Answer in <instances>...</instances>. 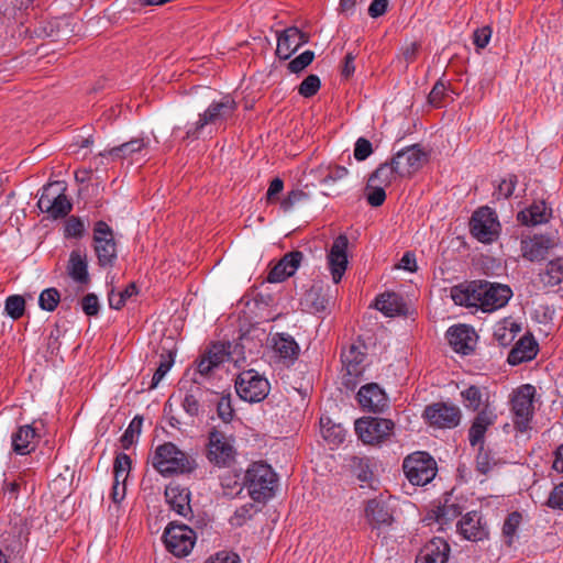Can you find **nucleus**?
Listing matches in <instances>:
<instances>
[{
  "instance_id": "nucleus-1",
  "label": "nucleus",
  "mask_w": 563,
  "mask_h": 563,
  "mask_svg": "<svg viewBox=\"0 0 563 563\" xmlns=\"http://www.w3.org/2000/svg\"><path fill=\"white\" fill-rule=\"evenodd\" d=\"M450 297L455 305L474 307L483 312H494L508 303L512 297V290L505 284L473 280L453 286Z\"/></svg>"
},
{
  "instance_id": "nucleus-2",
  "label": "nucleus",
  "mask_w": 563,
  "mask_h": 563,
  "mask_svg": "<svg viewBox=\"0 0 563 563\" xmlns=\"http://www.w3.org/2000/svg\"><path fill=\"white\" fill-rule=\"evenodd\" d=\"M152 464L163 476L190 473L196 468L195 460L172 442H165L156 448Z\"/></svg>"
},
{
  "instance_id": "nucleus-3",
  "label": "nucleus",
  "mask_w": 563,
  "mask_h": 563,
  "mask_svg": "<svg viewBox=\"0 0 563 563\" xmlns=\"http://www.w3.org/2000/svg\"><path fill=\"white\" fill-rule=\"evenodd\" d=\"M276 483V473L264 462L251 464L244 475V487L254 501H265L272 498Z\"/></svg>"
},
{
  "instance_id": "nucleus-4",
  "label": "nucleus",
  "mask_w": 563,
  "mask_h": 563,
  "mask_svg": "<svg viewBox=\"0 0 563 563\" xmlns=\"http://www.w3.org/2000/svg\"><path fill=\"white\" fill-rule=\"evenodd\" d=\"M65 192L64 181H52L44 186L37 201L40 210L54 219L66 217L71 211L73 205Z\"/></svg>"
},
{
  "instance_id": "nucleus-5",
  "label": "nucleus",
  "mask_w": 563,
  "mask_h": 563,
  "mask_svg": "<svg viewBox=\"0 0 563 563\" xmlns=\"http://www.w3.org/2000/svg\"><path fill=\"white\" fill-rule=\"evenodd\" d=\"M406 477L412 485L424 486L437 475L438 467L434 459L427 452H413L402 463Z\"/></svg>"
},
{
  "instance_id": "nucleus-6",
  "label": "nucleus",
  "mask_w": 563,
  "mask_h": 563,
  "mask_svg": "<svg viewBox=\"0 0 563 563\" xmlns=\"http://www.w3.org/2000/svg\"><path fill=\"white\" fill-rule=\"evenodd\" d=\"M236 110V102L225 96L220 101H213L203 113L199 114L198 121L186 132V139L197 140L202 129L208 124H217L229 119Z\"/></svg>"
},
{
  "instance_id": "nucleus-7",
  "label": "nucleus",
  "mask_w": 563,
  "mask_h": 563,
  "mask_svg": "<svg viewBox=\"0 0 563 563\" xmlns=\"http://www.w3.org/2000/svg\"><path fill=\"white\" fill-rule=\"evenodd\" d=\"M395 423L390 419L363 417L355 421V432L364 444L378 445L393 433Z\"/></svg>"
},
{
  "instance_id": "nucleus-8",
  "label": "nucleus",
  "mask_w": 563,
  "mask_h": 563,
  "mask_svg": "<svg viewBox=\"0 0 563 563\" xmlns=\"http://www.w3.org/2000/svg\"><path fill=\"white\" fill-rule=\"evenodd\" d=\"M235 390L239 397L247 402H260L269 393V383L254 369L240 373L235 379Z\"/></svg>"
},
{
  "instance_id": "nucleus-9",
  "label": "nucleus",
  "mask_w": 563,
  "mask_h": 563,
  "mask_svg": "<svg viewBox=\"0 0 563 563\" xmlns=\"http://www.w3.org/2000/svg\"><path fill=\"white\" fill-rule=\"evenodd\" d=\"M92 241L98 265L112 267L118 257L117 242L112 229L104 221L96 222Z\"/></svg>"
},
{
  "instance_id": "nucleus-10",
  "label": "nucleus",
  "mask_w": 563,
  "mask_h": 563,
  "mask_svg": "<svg viewBox=\"0 0 563 563\" xmlns=\"http://www.w3.org/2000/svg\"><path fill=\"white\" fill-rule=\"evenodd\" d=\"M235 449L231 439L223 432L213 429L209 433L207 459L217 467H230L235 461Z\"/></svg>"
},
{
  "instance_id": "nucleus-11",
  "label": "nucleus",
  "mask_w": 563,
  "mask_h": 563,
  "mask_svg": "<svg viewBox=\"0 0 563 563\" xmlns=\"http://www.w3.org/2000/svg\"><path fill=\"white\" fill-rule=\"evenodd\" d=\"M166 549L177 558L188 555L196 542V532L186 525L170 522L164 531Z\"/></svg>"
},
{
  "instance_id": "nucleus-12",
  "label": "nucleus",
  "mask_w": 563,
  "mask_h": 563,
  "mask_svg": "<svg viewBox=\"0 0 563 563\" xmlns=\"http://www.w3.org/2000/svg\"><path fill=\"white\" fill-rule=\"evenodd\" d=\"M534 386L526 384L520 386L511 398V409L515 415V424L523 431L528 427L533 415Z\"/></svg>"
},
{
  "instance_id": "nucleus-13",
  "label": "nucleus",
  "mask_w": 563,
  "mask_h": 563,
  "mask_svg": "<svg viewBox=\"0 0 563 563\" xmlns=\"http://www.w3.org/2000/svg\"><path fill=\"white\" fill-rule=\"evenodd\" d=\"M214 398V391L202 387L197 378H191L190 387L183 400V408L190 417H197L211 407V402L216 400Z\"/></svg>"
},
{
  "instance_id": "nucleus-14",
  "label": "nucleus",
  "mask_w": 563,
  "mask_h": 563,
  "mask_svg": "<svg viewBox=\"0 0 563 563\" xmlns=\"http://www.w3.org/2000/svg\"><path fill=\"white\" fill-rule=\"evenodd\" d=\"M471 232L481 242H492L498 233L499 223L489 207H482L471 219Z\"/></svg>"
},
{
  "instance_id": "nucleus-15",
  "label": "nucleus",
  "mask_w": 563,
  "mask_h": 563,
  "mask_svg": "<svg viewBox=\"0 0 563 563\" xmlns=\"http://www.w3.org/2000/svg\"><path fill=\"white\" fill-rule=\"evenodd\" d=\"M423 417L433 427L451 429L459 426L461 410L454 405L437 402L426 407Z\"/></svg>"
},
{
  "instance_id": "nucleus-16",
  "label": "nucleus",
  "mask_w": 563,
  "mask_h": 563,
  "mask_svg": "<svg viewBox=\"0 0 563 563\" xmlns=\"http://www.w3.org/2000/svg\"><path fill=\"white\" fill-rule=\"evenodd\" d=\"M391 159L400 177H406L411 176L422 167L426 162V153L418 145H412L397 152Z\"/></svg>"
},
{
  "instance_id": "nucleus-17",
  "label": "nucleus",
  "mask_w": 563,
  "mask_h": 563,
  "mask_svg": "<svg viewBox=\"0 0 563 563\" xmlns=\"http://www.w3.org/2000/svg\"><path fill=\"white\" fill-rule=\"evenodd\" d=\"M347 246L349 240L346 235L341 234L333 241V244L327 256L328 266L331 272L332 279L335 284L342 279V276L344 275L347 267Z\"/></svg>"
},
{
  "instance_id": "nucleus-18",
  "label": "nucleus",
  "mask_w": 563,
  "mask_h": 563,
  "mask_svg": "<svg viewBox=\"0 0 563 563\" xmlns=\"http://www.w3.org/2000/svg\"><path fill=\"white\" fill-rule=\"evenodd\" d=\"M451 347L460 354L468 355L476 346L477 334L466 324H457L449 328L446 332Z\"/></svg>"
},
{
  "instance_id": "nucleus-19",
  "label": "nucleus",
  "mask_w": 563,
  "mask_h": 563,
  "mask_svg": "<svg viewBox=\"0 0 563 563\" xmlns=\"http://www.w3.org/2000/svg\"><path fill=\"white\" fill-rule=\"evenodd\" d=\"M364 346L351 344L346 350H344L341 354V360L343 367L346 372L345 385H354V379L362 376L364 372V361L366 357L365 352L363 351Z\"/></svg>"
},
{
  "instance_id": "nucleus-20",
  "label": "nucleus",
  "mask_w": 563,
  "mask_h": 563,
  "mask_svg": "<svg viewBox=\"0 0 563 563\" xmlns=\"http://www.w3.org/2000/svg\"><path fill=\"white\" fill-rule=\"evenodd\" d=\"M459 533L468 541L477 542L488 538V529L477 511H470L457 522Z\"/></svg>"
},
{
  "instance_id": "nucleus-21",
  "label": "nucleus",
  "mask_w": 563,
  "mask_h": 563,
  "mask_svg": "<svg viewBox=\"0 0 563 563\" xmlns=\"http://www.w3.org/2000/svg\"><path fill=\"white\" fill-rule=\"evenodd\" d=\"M357 400L363 410L383 412L388 407L385 391L375 383L364 385L357 393Z\"/></svg>"
},
{
  "instance_id": "nucleus-22",
  "label": "nucleus",
  "mask_w": 563,
  "mask_h": 563,
  "mask_svg": "<svg viewBox=\"0 0 563 563\" xmlns=\"http://www.w3.org/2000/svg\"><path fill=\"white\" fill-rule=\"evenodd\" d=\"M306 33L291 26L284 30L277 38L276 55L280 59H288L300 46L308 42Z\"/></svg>"
},
{
  "instance_id": "nucleus-23",
  "label": "nucleus",
  "mask_w": 563,
  "mask_h": 563,
  "mask_svg": "<svg viewBox=\"0 0 563 563\" xmlns=\"http://www.w3.org/2000/svg\"><path fill=\"white\" fill-rule=\"evenodd\" d=\"M303 254L300 251L286 253L269 271L267 282L282 283L291 277L300 266Z\"/></svg>"
},
{
  "instance_id": "nucleus-24",
  "label": "nucleus",
  "mask_w": 563,
  "mask_h": 563,
  "mask_svg": "<svg viewBox=\"0 0 563 563\" xmlns=\"http://www.w3.org/2000/svg\"><path fill=\"white\" fill-rule=\"evenodd\" d=\"M365 518L373 529L390 527L394 522L393 514L383 499H371L365 506Z\"/></svg>"
},
{
  "instance_id": "nucleus-25",
  "label": "nucleus",
  "mask_w": 563,
  "mask_h": 563,
  "mask_svg": "<svg viewBox=\"0 0 563 563\" xmlns=\"http://www.w3.org/2000/svg\"><path fill=\"white\" fill-rule=\"evenodd\" d=\"M165 498L170 508L184 518H190L192 509L190 506V492L186 487L170 483L165 488Z\"/></svg>"
},
{
  "instance_id": "nucleus-26",
  "label": "nucleus",
  "mask_w": 563,
  "mask_h": 563,
  "mask_svg": "<svg viewBox=\"0 0 563 563\" xmlns=\"http://www.w3.org/2000/svg\"><path fill=\"white\" fill-rule=\"evenodd\" d=\"M553 246L554 241L545 235H533L520 243L522 256L530 262L544 260Z\"/></svg>"
},
{
  "instance_id": "nucleus-27",
  "label": "nucleus",
  "mask_w": 563,
  "mask_h": 563,
  "mask_svg": "<svg viewBox=\"0 0 563 563\" xmlns=\"http://www.w3.org/2000/svg\"><path fill=\"white\" fill-rule=\"evenodd\" d=\"M40 433L33 424H24L12 433V450L19 455H26L36 449Z\"/></svg>"
},
{
  "instance_id": "nucleus-28",
  "label": "nucleus",
  "mask_w": 563,
  "mask_h": 563,
  "mask_svg": "<svg viewBox=\"0 0 563 563\" xmlns=\"http://www.w3.org/2000/svg\"><path fill=\"white\" fill-rule=\"evenodd\" d=\"M67 275L80 287H86L90 283L88 272L87 254L80 250H74L69 254L66 266Z\"/></svg>"
},
{
  "instance_id": "nucleus-29",
  "label": "nucleus",
  "mask_w": 563,
  "mask_h": 563,
  "mask_svg": "<svg viewBox=\"0 0 563 563\" xmlns=\"http://www.w3.org/2000/svg\"><path fill=\"white\" fill-rule=\"evenodd\" d=\"M496 418V413L489 406L476 415L468 430V440L472 446L483 445L485 433L488 427L495 423Z\"/></svg>"
},
{
  "instance_id": "nucleus-30",
  "label": "nucleus",
  "mask_w": 563,
  "mask_h": 563,
  "mask_svg": "<svg viewBox=\"0 0 563 563\" xmlns=\"http://www.w3.org/2000/svg\"><path fill=\"white\" fill-rule=\"evenodd\" d=\"M450 545L442 538H434L427 543L418 555L416 563H445Z\"/></svg>"
},
{
  "instance_id": "nucleus-31",
  "label": "nucleus",
  "mask_w": 563,
  "mask_h": 563,
  "mask_svg": "<svg viewBox=\"0 0 563 563\" xmlns=\"http://www.w3.org/2000/svg\"><path fill=\"white\" fill-rule=\"evenodd\" d=\"M538 353V343L532 335H523L508 354V363L518 365L531 361Z\"/></svg>"
},
{
  "instance_id": "nucleus-32",
  "label": "nucleus",
  "mask_w": 563,
  "mask_h": 563,
  "mask_svg": "<svg viewBox=\"0 0 563 563\" xmlns=\"http://www.w3.org/2000/svg\"><path fill=\"white\" fill-rule=\"evenodd\" d=\"M551 210L544 201H536L529 208L520 211L517 216L519 222L525 225H538L549 221Z\"/></svg>"
},
{
  "instance_id": "nucleus-33",
  "label": "nucleus",
  "mask_w": 563,
  "mask_h": 563,
  "mask_svg": "<svg viewBox=\"0 0 563 563\" xmlns=\"http://www.w3.org/2000/svg\"><path fill=\"white\" fill-rule=\"evenodd\" d=\"M375 307L386 317L405 314L407 311L402 297L395 292L380 295L376 299Z\"/></svg>"
},
{
  "instance_id": "nucleus-34",
  "label": "nucleus",
  "mask_w": 563,
  "mask_h": 563,
  "mask_svg": "<svg viewBox=\"0 0 563 563\" xmlns=\"http://www.w3.org/2000/svg\"><path fill=\"white\" fill-rule=\"evenodd\" d=\"M146 145L147 144L144 139H133L119 146H114L112 148L100 152L99 156L110 157L112 161L125 159L131 157L133 154L141 152L144 147H146Z\"/></svg>"
},
{
  "instance_id": "nucleus-35",
  "label": "nucleus",
  "mask_w": 563,
  "mask_h": 563,
  "mask_svg": "<svg viewBox=\"0 0 563 563\" xmlns=\"http://www.w3.org/2000/svg\"><path fill=\"white\" fill-rule=\"evenodd\" d=\"M464 406L472 411H481L488 406V393L485 388L475 385L468 386L461 391Z\"/></svg>"
},
{
  "instance_id": "nucleus-36",
  "label": "nucleus",
  "mask_w": 563,
  "mask_h": 563,
  "mask_svg": "<svg viewBox=\"0 0 563 563\" xmlns=\"http://www.w3.org/2000/svg\"><path fill=\"white\" fill-rule=\"evenodd\" d=\"M274 351L283 358L294 360L299 353V346L295 339L285 333H277L273 336Z\"/></svg>"
},
{
  "instance_id": "nucleus-37",
  "label": "nucleus",
  "mask_w": 563,
  "mask_h": 563,
  "mask_svg": "<svg viewBox=\"0 0 563 563\" xmlns=\"http://www.w3.org/2000/svg\"><path fill=\"white\" fill-rule=\"evenodd\" d=\"M397 170L398 169H396V165L393 163V159L390 163L380 164L369 176V185L376 184L383 187L391 185L398 177H400V174Z\"/></svg>"
},
{
  "instance_id": "nucleus-38",
  "label": "nucleus",
  "mask_w": 563,
  "mask_h": 563,
  "mask_svg": "<svg viewBox=\"0 0 563 563\" xmlns=\"http://www.w3.org/2000/svg\"><path fill=\"white\" fill-rule=\"evenodd\" d=\"M521 331L520 324L515 321L505 320L498 324L494 331V338L501 346H508L512 343L517 334Z\"/></svg>"
},
{
  "instance_id": "nucleus-39",
  "label": "nucleus",
  "mask_w": 563,
  "mask_h": 563,
  "mask_svg": "<svg viewBox=\"0 0 563 563\" xmlns=\"http://www.w3.org/2000/svg\"><path fill=\"white\" fill-rule=\"evenodd\" d=\"M540 279L544 286H556L563 282V258L558 257L551 261L544 271L540 274Z\"/></svg>"
},
{
  "instance_id": "nucleus-40",
  "label": "nucleus",
  "mask_w": 563,
  "mask_h": 563,
  "mask_svg": "<svg viewBox=\"0 0 563 563\" xmlns=\"http://www.w3.org/2000/svg\"><path fill=\"white\" fill-rule=\"evenodd\" d=\"M462 514V508L456 503L445 500L443 505L438 507L435 511V519L441 525H446Z\"/></svg>"
},
{
  "instance_id": "nucleus-41",
  "label": "nucleus",
  "mask_w": 563,
  "mask_h": 563,
  "mask_svg": "<svg viewBox=\"0 0 563 563\" xmlns=\"http://www.w3.org/2000/svg\"><path fill=\"white\" fill-rule=\"evenodd\" d=\"M214 399L216 400L211 402V406L217 405L218 417L225 423L230 422L234 417V409L232 407L231 395L228 394L220 397L216 393Z\"/></svg>"
},
{
  "instance_id": "nucleus-42",
  "label": "nucleus",
  "mask_w": 563,
  "mask_h": 563,
  "mask_svg": "<svg viewBox=\"0 0 563 563\" xmlns=\"http://www.w3.org/2000/svg\"><path fill=\"white\" fill-rule=\"evenodd\" d=\"M174 352L167 351L166 353L161 354L159 364L157 369L155 371L150 388H156L167 372L174 364Z\"/></svg>"
},
{
  "instance_id": "nucleus-43",
  "label": "nucleus",
  "mask_w": 563,
  "mask_h": 563,
  "mask_svg": "<svg viewBox=\"0 0 563 563\" xmlns=\"http://www.w3.org/2000/svg\"><path fill=\"white\" fill-rule=\"evenodd\" d=\"M136 292H137V290H136V286L134 283H131L130 285H128L126 288L122 291L115 292L112 289L108 296L110 308L117 309V310L121 309L125 305V301L129 298H131L132 296H134Z\"/></svg>"
},
{
  "instance_id": "nucleus-44",
  "label": "nucleus",
  "mask_w": 563,
  "mask_h": 563,
  "mask_svg": "<svg viewBox=\"0 0 563 563\" xmlns=\"http://www.w3.org/2000/svg\"><path fill=\"white\" fill-rule=\"evenodd\" d=\"M229 347L230 344L214 343L203 354L214 367H218L229 358Z\"/></svg>"
},
{
  "instance_id": "nucleus-45",
  "label": "nucleus",
  "mask_w": 563,
  "mask_h": 563,
  "mask_svg": "<svg viewBox=\"0 0 563 563\" xmlns=\"http://www.w3.org/2000/svg\"><path fill=\"white\" fill-rule=\"evenodd\" d=\"M4 311L13 320L20 319L25 311V300L20 295H11L5 299Z\"/></svg>"
},
{
  "instance_id": "nucleus-46",
  "label": "nucleus",
  "mask_w": 563,
  "mask_h": 563,
  "mask_svg": "<svg viewBox=\"0 0 563 563\" xmlns=\"http://www.w3.org/2000/svg\"><path fill=\"white\" fill-rule=\"evenodd\" d=\"M60 301L59 291L52 287L44 289L38 297V306L45 311H54Z\"/></svg>"
},
{
  "instance_id": "nucleus-47",
  "label": "nucleus",
  "mask_w": 563,
  "mask_h": 563,
  "mask_svg": "<svg viewBox=\"0 0 563 563\" xmlns=\"http://www.w3.org/2000/svg\"><path fill=\"white\" fill-rule=\"evenodd\" d=\"M329 423V419H327V423L321 419V432L323 438L333 444L342 443L345 439V430L341 426L328 427Z\"/></svg>"
},
{
  "instance_id": "nucleus-48",
  "label": "nucleus",
  "mask_w": 563,
  "mask_h": 563,
  "mask_svg": "<svg viewBox=\"0 0 563 563\" xmlns=\"http://www.w3.org/2000/svg\"><path fill=\"white\" fill-rule=\"evenodd\" d=\"M517 183H518L517 176L510 174L498 183L493 195L497 199H508L512 195V192L517 186Z\"/></svg>"
},
{
  "instance_id": "nucleus-49",
  "label": "nucleus",
  "mask_w": 563,
  "mask_h": 563,
  "mask_svg": "<svg viewBox=\"0 0 563 563\" xmlns=\"http://www.w3.org/2000/svg\"><path fill=\"white\" fill-rule=\"evenodd\" d=\"M256 512L255 506L247 503L239 507L230 518V523L234 527L243 526Z\"/></svg>"
},
{
  "instance_id": "nucleus-50",
  "label": "nucleus",
  "mask_w": 563,
  "mask_h": 563,
  "mask_svg": "<svg viewBox=\"0 0 563 563\" xmlns=\"http://www.w3.org/2000/svg\"><path fill=\"white\" fill-rule=\"evenodd\" d=\"M130 468H131L130 456L124 453L118 454L114 460V465H113L114 478H117V482L122 481V483H125Z\"/></svg>"
},
{
  "instance_id": "nucleus-51",
  "label": "nucleus",
  "mask_w": 563,
  "mask_h": 563,
  "mask_svg": "<svg viewBox=\"0 0 563 563\" xmlns=\"http://www.w3.org/2000/svg\"><path fill=\"white\" fill-rule=\"evenodd\" d=\"M320 86V78L317 75L311 74L298 86V93L305 98H310L319 91Z\"/></svg>"
},
{
  "instance_id": "nucleus-52",
  "label": "nucleus",
  "mask_w": 563,
  "mask_h": 563,
  "mask_svg": "<svg viewBox=\"0 0 563 563\" xmlns=\"http://www.w3.org/2000/svg\"><path fill=\"white\" fill-rule=\"evenodd\" d=\"M522 516L518 511H514L508 515L503 526V533L509 538L508 544H511L512 538L515 537L519 525L521 523Z\"/></svg>"
},
{
  "instance_id": "nucleus-53",
  "label": "nucleus",
  "mask_w": 563,
  "mask_h": 563,
  "mask_svg": "<svg viewBox=\"0 0 563 563\" xmlns=\"http://www.w3.org/2000/svg\"><path fill=\"white\" fill-rule=\"evenodd\" d=\"M352 462L356 477L363 483H369L373 478V472L369 468L368 461L362 457H353Z\"/></svg>"
},
{
  "instance_id": "nucleus-54",
  "label": "nucleus",
  "mask_w": 563,
  "mask_h": 563,
  "mask_svg": "<svg viewBox=\"0 0 563 563\" xmlns=\"http://www.w3.org/2000/svg\"><path fill=\"white\" fill-rule=\"evenodd\" d=\"M349 175V170L344 166L333 165L327 168V174L320 180L323 185H332L336 181H340Z\"/></svg>"
},
{
  "instance_id": "nucleus-55",
  "label": "nucleus",
  "mask_w": 563,
  "mask_h": 563,
  "mask_svg": "<svg viewBox=\"0 0 563 563\" xmlns=\"http://www.w3.org/2000/svg\"><path fill=\"white\" fill-rule=\"evenodd\" d=\"M495 462L483 445H479L478 454L475 460L476 471L482 475H487L494 467Z\"/></svg>"
},
{
  "instance_id": "nucleus-56",
  "label": "nucleus",
  "mask_w": 563,
  "mask_h": 563,
  "mask_svg": "<svg viewBox=\"0 0 563 563\" xmlns=\"http://www.w3.org/2000/svg\"><path fill=\"white\" fill-rule=\"evenodd\" d=\"M86 227L84 221L78 217H69L65 223L66 238H81L85 233Z\"/></svg>"
},
{
  "instance_id": "nucleus-57",
  "label": "nucleus",
  "mask_w": 563,
  "mask_h": 563,
  "mask_svg": "<svg viewBox=\"0 0 563 563\" xmlns=\"http://www.w3.org/2000/svg\"><path fill=\"white\" fill-rule=\"evenodd\" d=\"M314 53L312 51H306L289 62L288 69L290 73L298 74L308 67L312 63Z\"/></svg>"
},
{
  "instance_id": "nucleus-58",
  "label": "nucleus",
  "mask_w": 563,
  "mask_h": 563,
  "mask_svg": "<svg viewBox=\"0 0 563 563\" xmlns=\"http://www.w3.org/2000/svg\"><path fill=\"white\" fill-rule=\"evenodd\" d=\"M141 424L142 418L135 417L131 421L120 439L123 449L128 450L133 444L135 434L140 433Z\"/></svg>"
},
{
  "instance_id": "nucleus-59",
  "label": "nucleus",
  "mask_w": 563,
  "mask_h": 563,
  "mask_svg": "<svg viewBox=\"0 0 563 563\" xmlns=\"http://www.w3.org/2000/svg\"><path fill=\"white\" fill-rule=\"evenodd\" d=\"M308 199V195L300 190V189H296V190H291L290 192H288L287 197H285L282 202H280V207L282 209L285 211V212H288L290 211L296 205L300 203V202H303Z\"/></svg>"
},
{
  "instance_id": "nucleus-60",
  "label": "nucleus",
  "mask_w": 563,
  "mask_h": 563,
  "mask_svg": "<svg viewBox=\"0 0 563 563\" xmlns=\"http://www.w3.org/2000/svg\"><path fill=\"white\" fill-rule=\"evenodd\" d=\"M368 192L366 195V200L368 205L372 207H379L384 203L386 199L385 189L383 186L379 185H369V181L367 183Z\"/></svg>"
},
{
  "instance_id": "nucleus-61",
  "label": "nucleus",
  "mask_w": 563,
  "mask_h": 563,
  "mask_svg": "<svg viewBox=\"0 0 563 563\" xmlns=\"http://www.w3.org/2000/svg\"><path fill=\"white\" fill-rule=\"evenodd\" d=\"M446 97V86L443 81L439 80L433 86L428 96V101L431 106L439 108Z\"/></svg>"
},
{
  "instance_id": "nucleus-62",
  "label": "nucleus",
  "mask_w": 563,
  "mask_h": 563,
  "mask_svg": "<svg viewBox=\"0 0 563 563\" xmlns=\"http://www.w3.org/2000/svg\"><path fill=\"white\" fill-rule=\"evenodd\" d=\"M492 33V29L488 25L475 30L473 34L474 45L479 49L485 48L489 43Z\"/></svg>"
},
{
  "instance_id": "nucleus-63",
  "label": "nucleus",
  "mask_w": 563,
  "mask_h": 563,
  "mask_svg": "<svg viewBox=\"0 0 563 563\" xmlns=\"http://www.w3.org/2000/svg\"><path fill=\"white\" fill-rule=\"evenodd\" d=\"M373 152L372 143L364 137L357 139L354 147V157L356 161L366 159Z\"/></svg>"
},
{
  "instance_id": "nucleus-64",
  "label": "nucleus",
  "mask_w": 563,
  "mask_h": 563,
  "mask_svg": "<svg viewBox=\"0 0 563 563\" xmlns=\"http://www.w3.org/2000/svg\"><path fill=\"white\" fill-rule=\"evenodd\" d=\"M205 563H241V560L236 553L221 551L208 559Z\"/></svg>"
}]
</instances>
